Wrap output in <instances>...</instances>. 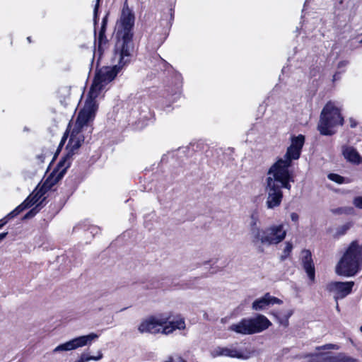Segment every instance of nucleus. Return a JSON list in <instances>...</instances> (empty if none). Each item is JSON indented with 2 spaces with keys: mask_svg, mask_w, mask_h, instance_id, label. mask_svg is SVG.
<instances>
[{
  "mask_svg": "<svg viewBox=\"0 0 362 362\" xmlns=\"http://www.w3.org/2000/svg\"><path fill=\"white\" fill-rule=\"evenodd\" d=\"M290 182H294L293 177H288L284 172H276L269 169L266 179L267 201L266 206L274 209L280 206L282 199V188L290 190Z\"/></svg>",
  "mask_w": 362,
  "mask_h": 362,
  "instance_id": "4",
  "label": "nucleus"
},
{
  "mask_svg": "<svg viewBox=\"0 0 362 362\" xmlns=\"http://www.w3.org/2000/svg\"><path fill=\"white\" fill-rule=\"evenodd\" d=\"M27 40H28V41L29 42H31L30 37H28Z\"/></svg>",
  "mask_w": 362,
  "mask_h": 362,
  "instance_id": "40",
  "label": "nucleus"
},
{
  "mask_svg": "<svg viewBox=\"0 0 362 362\" xmlns=\"http://www.w3.org/2000/svg\"><path fill=\"white\" fill-rule=\"evenodd\" d=\"M361 43H362V40H361Z\"/></svg>",
  "mask_w": 362,
  "mask_h": 362,
  "instance_id": "43",
  "label": "nucleus"
},
{
  "mask_svg": "<svg viewBox=\"0 0 362 362\" xmlns=\"http://www.w3.org/2000/svg\"><path fill=\"white\" fill-rule=\"evenodd\" d=\"M38 194L39 192H37L35 195H34L32 197L31 196H29L22 204H25V206H26V208L32 206L33 205L39 202L41 195L38 196Z\"/></svg>",
  "mask_w": 362,
  "mask_h": 362,
  "instance_id": "20",
  "label": "nucleus"
},
{
  "mask_svg": "<svg viewBox=\"0 0 362 362\" xmlns=\"http://www.w3.org/2000/svg\"><path fill=\"white\" fill-rule=\"evenodd\" d=\"M343 122L339 110L333 103L329 102L321 112L317 129L321 134L330 136L335 133L333 129L336 126L342 125Z\"/></svg>",
  "mask_w": 362,
  "mask_h": 362,
  "instance_id": "8",
  "label": "nucleus"
},
{
  "mask_svg": "<svg viewBox=\"0 0 362 362\" xmlns=\"http://www.w3.org/2000/svg\"><path fill=\"white\" fill-rule=\"evenodd\" d=\"M338 78V76H337V74L334 75V81L337 80Z\"/></svg>",
  "mask_w": 362,
  "mask_h": 362,
  "instance_id": "39",
  "label": "nucleus"
},
{
  "mask_svg": "<svg viewBox=\"0 0 362 362\" xmlns=\"http://www.w3.org/2000/svg\"><path fill=\"white\" fill-rule=\"evenodd\" d=\"M362 268V245L355 240L349 245L335 267L337 275L355 276Z\"/></svg>",
  "mask_w": 362,
  "mask_h": 362,
  "instance_id": "6",
  "label": "nucleus"
},
{
  "mask_svg": "<svg viewBox=\"0 0 362 362\" xmlns=\"http://www.w3.org/2000/svg\"><path fill=\"white\" fill-rule=\"evenodd\" d=\"M347 230H348V226H342L338 228L337 233L339 235H344L346 232Z\"/></svg>",
  "mask_w": 362,
  "mask_h": 362,
  "instance_id": "29",
  "label": "nucleus"
},
{
  "mask_svg": "<svg viewBox=\"0 0 362 362\" xmlns=\"http://www.w3.org/2000/svg\"><path fill=\"white\" fill-rule=\"evenodd\" d=\"M247 230L251 243L259 249L263 246L276 245L286 235V231L282 224H273L262 228L259 213L257 210L252 211L249 216Z\"/></svg>",
  "mask_w": 362,
  "mask_h": 362,
  "instance_id": "2",
  "label": "nucleus"
},
{
  "mask_svg": "<svg viewBox=\"0 0 362 362\" xmlns=\"http://www.w3.org/2000/svg\"><path fill=\"white\" fill-rule=\"evenodd\" d=\"M165 362H187L185 359H184L181 356H177L175 358L170 356L167 361Z\"/></svg>",
  "mask_w": 362,
  "mask_h": 362,
  "instance_id": "27",
  "label": "nucleus"
},
{
  "mask_svg": "<svg viewBox=\"0 0 362 362\" xmlns=\"http://www.w3.org/2000/svg\"><path fill=\"white\" fill-rule=\"evenodd\" d=\"M8 221L4 218V217L1 219H0V229L2 228Z\"/></svg>",
  "mask_w": 362,
  "mask_h": 362,
  "instance_id": "32",
  "label": "nucleus"
},
{
  "mask_svg": "<svg viewBox=\"0 0 362 362\" xmlns=\"http://www.w3.org/2000/svg\"><path fill=\"white\" fill-rule=\"evenodd\" d=\"M345 158L354 163L358 164L361 163V158L357 151L353 147H346L343 151Z\"/></svg>",
  "mask_w": 362,
  "mask_h": 362,
  "instance_id": "18",
  "label": "nucleus"
},
{
  "mask_svg": "<svg viewBox=\"0 0 362 362\" xmlns=\"http://www.w3.org/2000/svg\"><path fill=\"white\" fill-rule=\"evenodd\" d=\"M99 3H100V0H96V4L95 5L94 10H93V21H94L95 25H96L97 21H98V8H99Z\"/></svg>",
  "mask_w": 362,
  "mask_h": 362,
  "instance_id": "24",
  "label": "nucleus"
},
{
  "mask_svg": "<svg viewBox=\"0 0 362 362\" xmlns=\"http://www.w3.org/2000/svg\"><path fill=\"white\" fill-rule=\"evenodd\" d=\"M65 139H66V138H65V136H64V137H63V138H62V142H64Z\"/></svg>",
  "mask_w": 362,
  "mask_h": 362,
  "instance_id": "41",
  "label": "nucleus"
},
{
  "mask_svg": "<svg viewBox=\"0 0 362 362\" xmlns=\"http://www.w3.org/2000/svg\"><path fill=\"white\" fill-rule=\"evenodd\" d=\"M103 358L101 350H98L95 355L91 356L88 351H84L74 362H89L90 361H98Z\"/></svg>",
  "mask_w": 362,
  "mask_h": 362,
  "instance_id": "17",
  "label": "nucleus"
},
{
  "mask_svg": "<svg viewBox=\"0 0 362 362\" xmlns=\"http://www.w3.org/2000/svg\"><path fill=\"white\" fill-rule=\"evenodd\" d=\"M8 235L7 232L0 233V242L2 241Z\"/></svg>",
  "mask_w": 362,
  "mask_h": 362,
  "instance_id": "34",
  "label": "nucleus"
},
{
  "mask_svg": "<svg viewBox=\"0 0 362 362\" xmlns=\"http://www.w3.org/2000/svg\"><path fill=\"white\" fill-rule=\"evenodd\" d=\"M106 28L104 26H101L98 33V50L102 52L103 45H105L107 42V37L105 36Z\"/></svg>",
  "mask_w": 362,
  "mask_h": 362,
  "instance_id": "19",
  "label": "nucleus"
},
{
  "mask_svg": "<svg viewBox=\"0 0 362 362\" xmlns=\"http://www.w3.org/2000/svg\"><path fill=\"white\" fill-rule=\"evenodd\" d=\"M344 211V210L341 208H339V209H337L336 210L334 211V213H338V214H341Z\"/></svg>",
  "mask_w": 362,
  "mask_h": 362,
  "instance_id": "36",
  "label": "nucleus"
},
{
  "mask_svg": "<svg viewBox=\"0 0 362 362\" xmlns=\"http://www.w3.org/2000/svg\"><path fill=\"white\" fill-rule=\"evenodd\" d=\"M354 286V281H331L326 285V290L332 293L336 301L350 294Z\"/></svg>",
  "mask_w": 362,
  "mask_h": 362,
  "instance_id": "13",
  "label": "nucleus"
},
{
  "mask_svg": "<svg viewBox=\"0 0 362 362\" xmlns=\"http://www.w3.org/2000/svg\"><path fill=\"white\" fill-rule=\"evenodd\" d=\"M134 14L127 2L124 4L121 16L117 23L115 53L122 62L130 57L134 49L132 28L134 25Z\"/></svg>",
  "mask_w": 362,
  "mask_h": 362,
  "instance_id": "3",
  "label": "nucleus"
},
{
  "mask_svg": "<svg viewBox=\"0 0 362 362\" xmlns=\"http://www.w3.org/2000/svg\"><path fill=\"white\" fill-rule=\"evenodd\" d=\"M293 314V311L292 310H289L287 313V315H286V320H288V317H290Z\"/></svg>",
  "mask_w": 362,
  "mask_h": 362,
  "instance_id": "37",
  "label": "nucleus"
},
{
  "mask_svg": "<svg viewBox=\"0 0 362 362\" xmlns=\"http://www.w3.org/2000/svg\"><path fill=\"white\" fill-rule=\"evenodd\" d=\"M107 21V14L103 18L101 26H104L106 28Z\"/></svg>",
  "mask_w": 362,
  "mask_h": 362,
  "instance_id": "33",
  "label": "nucleus"
},
{
  "mask_svg": "<svg viewBox=\"0 0 362 362\" xmlns=\"http://www.w3.org/2000/svg\"><path fill=\"white\" fill-rule=\"evenodd\" d=\"M354 205L358 209H362V197H356L353 200Z\"/></svg>",
  "mask_w": 362,
  "mask_h": 362,
  "instance_id": "26",
  "label": "nucleus"
},
{
  "mask_svg": "<svg viewBox=\"0 0 362 362\" xmlns=\"http://www.w3.org/2000/svg\"><path fill=\"white\" fill-rule=\"evenodd\" d=\"M93 119H94V117L93 119H89L84 125L82 126V127L80 129V130L78 131V132L77 134H76V133L74 134H75L74 137H78V138L81 137L82 139V141L79 143L80 144H79L78 147L75 148L74 147V145L71 143V139L74 131L75 128L76 127V122H77V121H76L75 126H74V127L73 128V129L71 131L70 139H69V143H68L67 146H66V149L68 150V152L66 154V156H64L59 160V163L57 165L58 169H59V170H60V172L59 173V177H62L64 175V174L65 173L66 169L70 166V165L71 163V161L73 160L74 155L75 154L76 151L79 148V147L81 146V144L84 141V137L81 134L82 132L83 128L84 127L88 128V126H86V125L88 124V123L90 121L93 120ZM76 120H78V119Z\"/></svg>",
  "mask_w": 362,
  "mask_h": 362,
  "instance_id": "10",
  "label": "nucleus"
},
{
  "mask_svg": "<svg viewBox=\"0 0 362 362\" xmlns=\"http://www.w3.org/2000/svg\"><path fill=\"white\" fill-rule=\"evenodd\" d=\"M347 64H348V62H345V61L340 62L339 63V64H338V66H339V67L345 66H346V65H347Z\"/></svg>",
  "mask_w": 362,
  "mask_h": 362,
  "instance_id": "35",
  "label": "nucleus"
},
{
  "mask_svg": "<svg viewBox=\"0 0 362 362\" xmlns=\"http://www.w3.org/2000/svg\"><path fill=\"white\" fill-rule=\"evenodd\" d=\"M210 355L213 358L226 356L240 359H247L250 357L239 349L237 344H233L226 346H217L211 350Z\"/></svg>",
  "mask_w": 362,
  "mask_h": 362,
  "instance_id": "12",
  "label": "nucleus"
},
{
  "mask_svg": "<svg viewBox=\"0 0 362 362\" xmlns=\"http://www.w3.org/2000/svg\"><path fill=\"white\" fill-rule=\"evenodd\" d=\"M301 261L303 269L311 281H315V267L312 259L311 252L308 250H303L301 252Z\"/></svg>",
  "mask_w": 362,
  "mask_h": 362,
  "instance_id": "15",
  "label": "nucleus"
},
{
  "mask_svg": "<svg viewBox=\"0 0 362 362\" xmlns=\"http://www.w3.org/2000/svg\"><path fill=\"white\" fill-rule=\"evenodd\" d=\"M170 317L164 315L151 316L144 320L138 327L140 333L157 334L168 335L175 330H184L186 328L185 319L180 316L173 320Z\"/></svg>",
  "mask_w": 362,
  "mask_h": 362,
  "instance_id": "5",
  "label": "nucleus"
},
{
  "mask_svg": "<svg viewBox=\"0 0 362 362\" xmlns=\"http://www.w3.org/2000/svg\"><path fill=\"white\" fill-rule=\"evenodd\" d=\"M18 215V214L13 209L12 211L8 213L6 216H4V218L8 222L10 220L13 219Z\"/></svg>",
  "mask_w": 362,
  "mask_h": 362,
  "instance_id": "28",
  "label": "nucleus"
},
{
  "mask_svg": "<svg viewBox=\"0 0 362 362\" xmlns=\"http://www.w3.org/2000/svg\"><path fill=\"white\" fill-rule=\"evenodd\" d=\"M328 178L332 180V181H334L338 184H341L344 182V178L343 177H341V175H337V174H334V173H330L328 175Z\"/></svg>",
  "mask_w": 362,
  "mask_h": 362,
  "instance_id": "21",
  "label": "nucleus"
},
{
  "mask_svg": "<svg viewBox=\"0 0 362 362\" xmlns=\"http://www.w3.org/2000/svg\"><path fill=\"white\" fill-rule=\"evenodd\" d=\"M271 325V322L264 315H257L255 317L243 318L232 324L228 330L243 335H250L263 332Z\"/></svg>",
  "mask_w": 362,
  "mask_h": 362,
  "instance_id": "9",
  "label": "nucleus"
},
{
  "mask_svg": "<svg viewBox=\"0 0 362 362\" xmlns=\"http://www.w3.org/2000/svg\"><path fill=\"white\" fill-rule=\"evenodd\" d=\"M304 142V136L300 134L298 136H293L291 139V144L287 148L286 154L274 163L269 169L278 173L284 172L288 177H293L289 168L291 166L293 160L299 158Z\"/></svg>",
  "mask_w": 362,
  "mask_h": 362,
  "instance_id": "7",
  "label": "nucleus"
},
{
  "mask_svg": "<svg viewBox=\"0 0 362 362\" xmlns=\"http://www.w3.org/2000/svg\"><path fill=\"white\" fill-rule=\"evenodd\" d=\"M360 330L362 332V326L360 327Z\"/></svg>",
  "mask_w": 362,
  "mask_h": 362,
  "instance_id": "42",
  "label": "nucleus"
},
{
  "mask_svg": "<svg viewBox=\"0 0 362 362\" xmlns=\"http://www.w3.org/2000/svg\"><path fill=\"white\" fill-rule=\"evenodd\" d=\"M114 57L115 59L118 60V64L112 67L105 66L99 69L95 74L93 83L90 88L84 107L78 113L76 127L74 131L71 139V143L74 145L75 148L78 147L79 143L82 141V139L81 137H74V134H77L82 126L89 119L95 117V112L98 110V104L95 100L96 98L99 95L103 88L115 78L123 66L129 62V57H125L124 62H122L119 56H116L115 52Z\"/></svg>",
  "mask_w": 362,
  "mask_h": 362,
  "instance_id": "1",
  "label": "nucleus"
},
{
  "mask_svg": "<svg viewBox=\"0 0 362 362\" xmlns=\"http://www.w3.org/2000/svg\"><path fill=\"white\" fill-rule=\"evenodd\" d=\"M322 356L324 362H356V359L344 353H327L322 354Z\"/></svg>",
  "mask_w": 362,
  "mask_h": 362,
  "instance_id": "16",
  "label": "nucleus"
},
{
  "mask_svg": "<svg viewBox=\"0 0 362 362\" xmlns=\"http://www.w3.org/2000/svg\"><path fill=\"white\" fill-rule=\"evenodd\" d=\"M26 209L27 208H26V206H25V204H21L14 210L19 214Z\"/></svg>",
  "mask_w": 362,
  "mask_h": 362,
  "instance_id": "30",
  "label": "nucleus"
},
{
  "mask_svg": "<svg viewBox=\"0 0 362 362\" xmlns=\"http://www.w3.org/2000/svg\"><path fill=\"white\" fill-rule=\"evenodd\" d=\"M298 218H299V216H298V215L296 213H294V212H293V213H292V214H291V220H292L293 222H297V221H298Z\"/></svg>",
  "mask_w": 362,
  "mask_h": 362,
  "instance_id": "31",
  "label": "nucleus"
},
{
  "mask_svg": "<svg viewBox=\"0 0 362 362\" xmlns=\"http://www.w3.org/2000/svg\"><path fill=\"white\" fill-rule=\"evenodd\" d=\"M337 303H336V310L339 312L340 311V308H339V304H338V302L336 301Z\"/></svg>",
  "mask_w": 362,
  "mask_h": 362,
  "instance_id": "38",
  "label": "nucleus"
},
{
  "mask_svg": "<svg viewBox=\"0 0 362 362\" xmlns=\"http://www.w3.org/2000/svg\"><path fill=\"white\" fill-rule=\"evenodd\" d=\"M292 249H293V245L291 243L287 242L286 243L285 247L284 249V252H283L284 255H282L281 258L283 259L286 258L289 255V254L291 252Z\"/></svg>",
  "mask_w": 362,
  "mask_h": 362,
  "instance_id": "22",
  "label": "nucleus"
},
{
  "mask_svg": "<svg viewBox=\"0 0 362 362\" xmlns=\"http://www.w3.org/2000/svg\"><path fill=\"white\" fill-rule=\"evenodd\" d=\"M98 337V334L93 332L87 335L79 336L71 339L65 343L59 344L53 349L52 352L56 354L76 350L77 349L90 345L92 342L97 339Z\"/></svg>",
  "mask_w": 362,
  "mask_h": 362,
  "instance_id": "11",
  "label": "nucleus"
},
{
  "mask_svg": "<svg viewBox=\"0 0 362 362\" xmlns=\"http://www.w3.org/2000/svg\"><path fill=\"white\" fill-rule=\"evenodd\" d=\"M317 350H322V349H339V346L333 344H327L322 346H317L316 348Z\"/></svg>",
  "mask_w": 362,
  "mask_h": 362,
  "instance_id": "23",
  "label": "nucleus"
},
{
  "mask_svg": "<svg viewBox=\"0 0 362 362\" xmlns=\"http://www.w3.org/2000/svg\"><path fill=\"white\" fill-rule=\"evenodd\" d=\"M38 211L39 210L37 209V207L33 208L23 216V219H28L33 217L38 212Z\"/></svg>",
  "mask_w": 362,
  "mask_h": 362,
  "instance_id": "25",
  "label": "nucleus"
},
{
  "mask_svg": "<svg viewBox=\"0 0 362 362\" xmlns=\"http://www.w3.org/2000/svg\"><path fill=\"white\" fill-rule=\"evenodd\" d=\"M283 302L281 299L271 296L269 293L264 294L262 297L256 299L252 305L254 310H263L270 305L274 304H281Z\"/></svg>",
  "mask_w": 362,
  "mask_h": 362,
  "instance_id": "14",
  "label": "nucleus"
}]
</instances>
